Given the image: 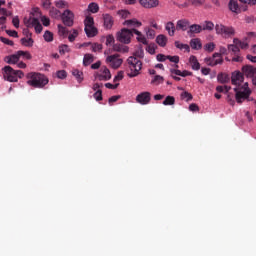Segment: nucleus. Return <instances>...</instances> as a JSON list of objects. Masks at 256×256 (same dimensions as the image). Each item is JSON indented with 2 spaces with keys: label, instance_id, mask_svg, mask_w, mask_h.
Masks as SVG:
<instances>
[{
  "label": "nucleus",
  "instance_id": "nucleus-29",
  "mask_svg": "<svg viewBox=\"0 0 256 256\" xmlns=\"http://www.w3.org/2000/svg\"><path fill=\"white\" fill-rule=\"evenodd\" d=\"M156 43H158V45L160 47H165L167 45V36L160 34L156 37Z\"/></svg>",
  "mask_w": 256,
  "mask_h": 256
},
{
  "label": "nucleus",
  "instance_id": "nucleus-47",
  "mask_svg": "<svg viewBox=\"0 0 256 256\" xmlns=\"http://www.w3.org/2000/svg\"><path fill=\"white\" fill-rule=\"evenodd\" d=\"M44 40L47 41V43H51V41H53V33H51V31H46L44 33Z\"/></svg>",
  "mask_w": 256,
  "mask_h": 256
},
{
  "label": "nucleus",
  "instance_id": "nucleus-44",
  "mask_svg": "<svg viewBox=\"0 0 256 256\" xmlns=\"http://www.w3.org/2000/svg\"><path fill=\"white\" fill-rule=\"evenodd\" d=\"M204 49H205V51H208L209 53H213V51H215V43H213V42L207 43L204 46Z\"/></svg>",
  "mask_w": 256,
  "mask_h": 256
},
{
  "label": "nucleus",
  "instance_id": "nucleus-31",
  "mask_svg": "<svg viewBox=\"0 0 256 256\" xmlns=\"http://www.w3.org/2000/svg\"><path fill=\"white\" fill-rule=\"evenodd\" d=\"M84 25L85 28H91L95 26V20L93 19V16H86V18L84 19Z\"/></svg>",
  "mask_w": 256,
  "mask_h": 256
},
{
  "label": "nucleus",
  "instance_id": "nucleus-53",
  "mask_svg": "<svg viewBox=\"0 0 256 256\" xmlns=\"http://www.w3.org/2000/svg\"><path fill=\"white\" fill-rule=\"evenodd\" d=\"M58 79H65L67 77V71L60 70L56 72Z\"/></svg>",
  "mask_w": 256,
  "mask_h": 256
},
{
  "label": "nucleus",
  "instance_id": "nucleus-35",
  "mask_svg": "<svg viewBox=\"0 0 256 256\" xmlns=\"http://www.w3.org/2000/svg\"><path fill=\"white\" fill-rule=\"evenodd\" d=\"M21 43L22 45H24V47H33V38L28 37V38H22L21 39Z\"/></svg>",
  "mask_w": 256,
  "mask_h": 256
},
{
  "label": "nucleus",
  "instance_id": "nucleus-26",
  "mask_svg": "<svg viewBox=\"0 0 256 256\" xmlns=\"http://www.w3.org/2000/svg\"><path fill=\"white\" fill-rule=\"evenodd\" d=\"M84 31L87 37H96L97 33H99L95 26H90V28H84Z\"/></svg>",
  "mask_w": 256,
  "mask_h": 256
},
{
  "label": "nucleus",
  "instance_id": "nucleus-45",
  "mask_svg": "<svg viewBox=\"0 0 256 256\" xmlns=\"http://www.w3.org/2000/svg\"><path fill=\"white\" fill-rule=\"evenodd\" d=\"M78 36H79V32L76 29H74L73 33L69 34L68 36L70 43H73V41H75V39H77Z\"/></svg>",
  "mask_w": 256,
  "mask_h": 256
},
{
  "label": "nucleus",
  "instance_id": "nucleus-58",
  "mask_svg": "<svg viewBox=\"0 0 256 256\" xmlns=\"http://www.w3.org/2000/svg\"><path fill=\"white\" fill-rule=\"evenodd\" d=\"M156 59H157V61H160L161 63H163V62L167 61L168 58L165 54H158L156 56Z\"/></svg>",
  "mask_w": 256,
  "mask_h": 256
},
{
  "label": "nucleus",
  "instance_id": "nucleus-2",
  "mask_svg": "<svg viewBox=\"0 0 256 256\" xmlns=\"http://www.w3.org/2000/svg\"><path fill=\"white\" fill-rule=\"evenodd\" d=\"M141 69H143V62H141V60L137 59L135 56L128 57L126 64V73L128 77L131 79L137 77Z\"/></svg>",
  "mask_w": 256,
  "mask_h": 256
},
{
  "label": "nucleus",
  "instance_id": "nucleus-56",
  "mask_svg": "<svg viewBox=\"0 0 256 256\" xmlns=\"http://www.w3.org/2000/svg\"><path fill=\"white\" fill-rule=\"evenodd\" d=\"M0 41L4 43L5 45H10V47H13L14 43L13 41L9 40L8 38L5 37H0Z\"/></svg>",
  "mask_w": 256,
  "mask_h": 256
},
{
  "label": "nucleus",
  "instance_id": "nucleus-5",
  "mask_svg": "<svg viewBox=\"0 0 256 256\" xmlns=\"http://www.w3.org/2000/svg\"><path fill=\"white\" fill-rule=\"evenodd\" d=\"M244 77L252 79V84L256 86V67L251 65H244L241 69Z\"/></svg>",
  "mask_w": 256,
  "mask_h": 256
},
{
  "label": "nucleus",
  "instance_id": "nucleus-1",
  "mask_svg": "<svg viewBox=\"0 0 256 256\" xmlns=\"http://www.w3.org/2000/svg\"><path fill=\"white\" fill-rule=\"evenodd\" d=\"M27 79V84L35 89H43V87L49 83V78H47V76L37 72L28 73Z\"/></svg>",
  "mask_w": 256,
  "mask_h": 256
},
{
  "label": "nucleus",
  "instance_id": "nucleus-9",
  "mask_svg": "<svg viewBox=\"0 0 256 256\" xmlns=\"http://www.w3.org/2000/svg\"><path fill=\"white\" fill-rule=\"evenodd\" d=\"M62 23L66 25V27H73V21L75 19V14L71 10H65L61 14Z\"/></svg>",
  "mask_w": 256,
  "mask_h": 256
},
{
  "label": "nucleus",
  "instance_id": "nucleus-21",
  "mask_svg": "<svg viewBox=\"0 0 256 256\" xmlns=\"http://www.w3.org/2000/svg\"><path fill=\"white\" fill-rule=\"evenodd\" d=\"M123 25H126V27H134V29H137L139 27H141V25H143V23H141V21L133 18V19H129L126 20Z\"/></svg>",
  "mask_w": 256,
  "mask_h": 256
},
{
  "label": "nucleus",
  "instance_id": "nucleus-62",
  "mask_svg": "<svg viewBox=\"0 0 256 256\" xmlns=\"http://www.w3.org/2000/svg\"><path fill=\"white\" fill-rule=\"evenodd\" d=\"M137 41H139V43H142L143 45H147V38H145L143 34L140 36H137Z\"/></svg>",
  "mask_w": 256,
  "mask_h": 256
},
{
  "label": "nucleus",
  "instance_id": "nucleus-36",
  "mask_svg": "<svg viewBox=\"0 0 256 256\" xmlns=\"http://www.w3.org/2000/svg\"><path fill=\"white\" fill-rule=\"evenodd\" d=\"M55 6L57 9H67V7H69V3L65 0H59L55 2Z\"/></svg>",
  "mask_w": 256,
  "mask_h": 256
},
{
  "label": "nucleus",
  "instance_id": "nucleus-37",
  "mask_svg": "<svg viewBox=\"0 0 256 256\" xmlns=\"http://www.w3.org/2000/svg\"><path fill=\"white\" fill-rule=\"evenodd\" d=\"M50 16L53 17V19H59L61 17V11L57 10V8L52 7L49 11Z\"/></svg>",
  "mask_w": 256,
  "mask_h": 256
},
{
  "label": "nucleus",
  "instance_id": "nucleus-18",
  "mask_svg": "<svg viewBox=\"0 0 256 256\" xmlns=\"http://www.w3.org/2000/svg\"><path fill=\"white\" fill-rule=\"evenodd\" d=\"M102 17L105 29H112L115 23L113 16H111V14H103Z\"/></svg>",
  "mask_w": 256,
  "mask_h": 256
},
{
  "label": "nucleus",
  "instance_id": "nucleus-52",
  "mask_svg": "<svg viewBox=\"0 0 256 256\" xmlns=\"http://www.w3.org/2000/svg\"><path fill=\"white\" fill-rule=\"evenodd\" d=\"M181 99H186V101H191L193 99V95L189 92H183L181 94Z\"/></svg>",
  "mask_w": 256,
  "mask_h": 256
},
{
  "label": "nucleus",
  "instance_id": "nucleus-55",
  "mask_svg": "<svg viewBox=\"0 0 256 256\" xmlns=\"http://www.w3.org/2000/svg\"><path fill=\"white\" fill-rule=\"evenodd\" d=\"M18 55H20V57H24V59H31V54L29 52H25V51H18Z\"/></svg>",
  "mask_w": 256,
  "mask_h": 256
},
{
  "label": "nucleus",
  "instance_id": "nucleus-3",
  "mask_svg": "<svg viewBox=\"0 0 256 256\" xmlns=\"http://www.w3.org/2000/svg\"><path fill=\"white\" fill-rule=\"evenodd\" d=\"M215 31L217 35H221L224 39H231L232 37H235V28L233 26L216 23Z\"/></svg>",
  "mask_w": 256,
  "mask_h": 256
},
{
  "label": "nucleus",
  "instance_id": "nucleus-51",
  "mask_svg": "<svg viewBox=\"0 0 256 256\" xmlns=\"http://www.w3.org/2000/svg\"><path fill=\"white\" fill-rule=\"evenodd\" d=\"M59 53L61 55H65V53H69V46L64 44L59 47Z\"/></svg>",
  "mask_w": 256,
  "mask_h": 256
},
{
  "label": "nucleus",
  "instance_id": "nucleus-12",
  "mask_svg": "<svg viewBox=\"0 0 256 256\" xmlns=\"http://www.w3.org/2000/svg\"><path fill=\"white\" fill-rule=\"evenodd\" d=\"M136 102L140 105H149L151 103V92H141L136 96Z\"/></svg>",
  "mask_w": 256,
  "mask_h": 256
},
{
  "label": "nucleus",
  "instance_id": "nucleus-16",
  "mask_svg": "<svg viewBox=\"0 0 256 256\" xmlns=\"http://www.w3.org/2000/svg\"><path fill=\"white\" fill-rule=\"evenodd\" d=\"M203 31V26L199 25V24H190L188 31H187V35H189V37H193V35H198L199 33H201Z\"/></svg>",
  "mask_w": 256,
  "mask_h": 256
},
{
  "label": "nucleus",
  "instance_id": "nucleus-13",
  "mask_svg": "<svg viewBox=\"0 0 256 256\" xmlns=\"http://www.w3.org/2000/svg\"><path fill=\"white\" fill-rule=\"evenodd\" d=\"M96 79H98V81H109V79H111V71L109 68L103 66L100 69V73L96 74Z\"/></svg>",
  "mask_w": 256,
  "mask_h": 256
},
{
  "label": "nucleus",
  "instance_id": "nucleus-38",
  "mask_svg": "<svg viewBox=\"0 0 256 256\" xmlns=\"http://www.w3.org/2000/svg\"><path fill=\"white\" fill-rule=\"evenodd\" d=\"M72 75L77 79V81L79 83H81V81H83V72L75 69L72 71Z\"/></svg>",
  "mask_w": 256,
  "mask_h": 256
},
{
  "label": "nucleus",
  "instance_id": "nucleus-14",
  "mask_svg": "<svg viewBox=\"0 0 256 256\" xmlns=\"http://www.w3.org/2000/svg\"><path fill=\"white\" fill-rule=\"evenodd\" d=\"M243 81H245V76H244L243 72L235 71L232 73V76H231L232 85H236L239 87L241 85V83H243Z\"/></svg>",
  "mask_w": 256,
  "mask_h": 256
},
{
  "label": "nucleus",
  "instance_id": "nucleus-30",
  "mask_svg": "<svg viewBox=\"0 0 256 256\" xmlns=\"http://www.w3.org/2000/svg\"><path fill=\"white\" fill-rule=\"evenodd\" d=\"M201 26L202 31H213L215 29V24L211 21H205Z\"/></svg>",
  "mask_w": 256,
  "mask_h": 256
},
{
  "label": "nucleus",
  "instance_id": "nucleus-33",
  "mask_svg": "<svg viewBox=\"0 0 256 256\" xmlns=\"http://www.w3.org/2000/svg\"><path fill=\"white\" fill-rule=\"evenodd\" d=\"M87 11H89L90 13H99V4H97L95 2H91L88 5Z\"/></svg>",
  "mask_w": 256,
  "mask_h": 256
},
{
  "label": "nucleus",
  "instance_id": "nucleus-54",
  "mask_svg": "<svg viewBox=\"0 0 256 256\" xmlns=\"http://www.w3.org/2000/svg\"><path fill=\"white\" fill-rule=\"evenodd\" d=\"M113 43H115V37H113V35H108L106 37V45H113Z\"/></svg>",
  "mask_w": 256,
  "mask_h": 256
},
{
  "label": "nucleus",
  "instance_id": "nucleus-64",
  "mask_svg": "<svg viewBox=\"0 0 256 256\" xmlns=\"http://www.w3.org/2000/svg\"><path fill=\"white\" fill-rule=\"evenodd\" d=\"M227 101L229 102L230 105H235V100L233 99V94H228L227 95Z\"/></svg>",
  "mask_w": 256,
  "mask_h": 256
},
{
  "label": "nucleus",
  "instance_id": "nucleus-17",
  "mask_svg": "<svg viewBox=\"0 0 256 256\" xmlns=\"http://www.w3.org/2000/svg\"><path fill=\"white\" fill-rule=\"evenodd\" d=\"M190 25L191 22H189L187 19L178 20L176 23V31H188Z\"/></svg>",
  "mask_w": 256,
  "mask_h": 256
},
{
  "label": "nucleus",
  "instance_id": "nucleus-42",
  "mask_svg": "<svg viewBox=\"0 0 256 256\" xmlns=\"http://www.w3.org/2000/svg\"><path fill=\"white\" fill-rule=\"evenodd\" d=\"M163 105H175V97L173 96H167L165 100L163 101Z\"/></svg>",
  "mask_w": 256,
  "mask_h": 256
},
{
  "label": "nucleus",
  "instance_id": "nucleus-39",
  "mask_svg": "<svg viewBox=\"0 0 256 256\" xmlns=\"http://www.w3.org/2000/svg\"><path fill=\"white\" fill-rule=\"evenodd\" d=\"M88 45H91V49L93 53H97V51H102L103 50V45L99 43H88Z\"/></svg>",
  "mask_w": 256,
  "mask_h": 256
},
{
  "label": "nucleus",
  "instance_id": "nucleus-4",
  "mask_svg": "<svg viewBox=\"0 0 256 256\" xmlns=\"http://www.w3.org/2000/svg\"><path fill=\"white\" fill-rule=\"evenodd\" d=\"M131 37H133V31L127 28H123L116 34L117 41L124 43L125 45H129V43H131Z\"/></svg>",
  "mask_w": 256,
  "mask_h": 256
},
{
  "label": "nucleus",
  "instance_id": "nucleus-27",
  "mask_svg": "<svg viewBox=\"0 0 256 256\" xmlns=\"http://www.w3.org/2000/svg\"><path fill=\"white\" fill-rule=\"evenodd\" d=\"M113 50L117 53H129V47L123 46L121 44H114Z\"/></svg>",
  "mask_w": 256,
  "mask_h": 256
},
{
  "label": "nucleus",
  "instance_id": "nucleus-50",
  "mask_svg": "<svg viewBox=\"0 0 256 256\" xmlns=\"http://www.w3.org/2000/svg\"><path fill=\"white\" fill-rule=\"evenodd\" d=\"M218 81L220 83H227L229 81V77L223 73L218 75Z\"/></svg>",
  "mask_w": 256,
  "mask_h": 256
},
{
  "label": "nucleus",
  "instance_id": "nucleus-11",
  "mask_svg": "<svg viewBox=\"0 0 256 256\" xmlns=\"http://www.w3.org/2000/svg\"><path fill=\"white\" fill-rule=\"evenodd\" d=\"M206 65L210 67H215V65H221L223 63V58L220 53H214L212 57L205 58Z\"/></svg>",
  "mask_w": 256,
  "mask_h": 256
},
{
  "label": "nucleus",
  "instance_id": "nucleus-43",
  "mask_svg": "<svg viewBox=\"0 0 256 256\" xmlns=\"http://www.w3.org/2000/svg\"><path fill=\"white\" fill-rule=\"evenodd\" d=\"M118 15L121 19H127L129 15H131V12H129V10H120L118 11Z\"/></svg>",
  "mask_w": 256,
  "mask_h": 256
},
{
  "label": "nucleus",
  "instance_id": "nucleus-22",
  "mask_svg": "<svg viewBox=\"0 0 256 256\" xmlns=\"http://www.w3.org/2000/svg\"><path fill=\"white\" fill-rule=\"evenodd\" d=\"M170 72L172 75H178L179 77H191V75H193L192 72L187 70L181 72L179 69H171Z\"/></svg>",
  "mask_w": 256,
  "mask_h": 256
},
{
  "label": "nucleus",
  "instance_id": "nucleus-6",
  "mask_svg": "<svg viewBox=\"0 0 256 256\" xmlns=\"http://www.w3.org/2000/svg\"><path fill=\"white\" fill-rule=\"evenodd\" d=\"M106 63L112 69H119V67L123 65V59L119 57V54H114V55L107 56Z\"/></svg>",
  "mask_w": 256,
  "mask_h": 256
},
{
  "label": "nucleus",
  "instance_id": "nucleus-34",
  "mask_svg": "<svg viewBox=\"0 0 256 256\" xmlns=\"http://www.w3.org/2000/svg\"><path fill=\"white\" fill-rule=\"evenodd\" d=\"M58 33L59 35H61L62 37H67V35H69V30L67 29V27L59 24L58 25Z\"/></svg>",
  "mask_w": 256,
  "mask_h": 256
},
{
  "label": "nucleus",
  "instance_id": "nucleus-60",
  "mask_svg": "<svg viewBox=\"0 0 256 256\" xmlns=\"http://www.w3.org/2000/svg\"><path fill=\"white\" fill-rule=\"evenodd\" d=\"M123 79V71H119L117 75L114 77V83H117V81H122Z\"/></svg>",
  "mask_w": 256,
  "mask_h": 256
},
{
  "label": "nucleus",
  "instance_id": "nucleus-46",
  "mask_svg": "<svg viewBox=\"0 0 256 256\" xmlns=\"http://www.w3.org/2000/svg\"><path fill=\"white\" fill-rule=\"evenodd\" d=\"M188 3H191L194 7H200V5L205 4V0H188Z\"/></svg>",
  "mask_w": 256,
  "mask_h": 256
},
{
  "label": "nucleus",
  "instance_id": "nucleus-19",
  "mask_svg": "<svg viewBox=\"0 0 256 256\" xmlns=\"http://www.w3.org/2000/svg\"><path fill=\"white\" fill-rule=\"evenodd\" d=\"M20 58H21V55H19V52H17L16 54L6 56L4 61L9 65H15L16 63H19Z\"/></svg>",
  "mask_w": 256,
  "mask_h": 256
},
{
  "label": "nucleus",
  "instance_id": "nucleus-8",
  "mask_svg": "<svg viewBox=\"0 0 256 256\" xmlns=\"http://www.w3.org/2000/svg\"><path fill=\"white\" fill-rule=\"evenodd\" d=\"M234 91L236 93V103H239L240 105L251 96V89L249 88H246L243 91H239V88H234Z\"/></svg>",
  "mask_w": 256,
  "mask_h": 256
},
{
  "label": "nucleus",
  "instance_id": "nucleus-23",
  "mask_svg": "<svg viewBox=\"0 0 256 256\" xmlns=\"http://www.w3.org/2000/svg\"><path fill=\"white\" fill-rule=\"evenodd\" d=\"M190 47L194 49L195 51H199L201 47H203V44L201 43V39L199 38H193L190 40Z\"/></svg>",
  "mask_w": 256,
  "mask_h": 256
},
{
  "label": "nucleus",
  "instance_id": "nucleus-25",
  "mask_svg": "<svg viewBox=\"0 0 256 256\" xmlns=\"http://www.w3.org/2000/svg\"><path fill=\"white\" fill-rule=\"evenodd\" d=\"M174 45L177 49H180V51H186L187 53L191 51V47L189 46V44H183L179 41H175Z\"/></svg>",
  "mask_w": 256,
  "mask_h": 256
},
{
  "label": "nucleus",
  "instance_id": "nucleus-59",
  "mask_svg": "<svg viewBox=\"0 0 256 256\" xmlns=\"http://www.w3.org/2000/svg\"><path fill=\"white\" fill-rule=\"evenodd\" d=\"M152 83H156L157 85H159V83H163V77L159 76V75H156L154 77V79L152 80Z\"/></svg>",
  "mask_w": 256,
  "mask_h": 256
},
{
  "label": "nucleus",
  "instance_id": "nucleus-63",
  "mask_svg": "<svg viewBox=\"0 0 256 256\" xmlns=\"http://www.w3.org/2000/svg\"><path fill=\"white\" fill-rule=\"evenodd\" d=\"M43 9H51V0H45L42 3Z\"/></svg>",
  "mask_w": 256,
  "mask_h": 256
},
{
  "label": "nucleus",
  "instance_id": "nucleus-41",
  "mask_svg": "<svg viewBox=\"0 0 256 256\" xmlns=\"http://www.w3.org/2000/svg\"><path fill=\"white\" fill-rule=\"evenodd\" d=\"M134 57L136 59H143V57H145V52L143 51V48H138L134 53Z\"/></svg>",
  "mask_w": 256,
  "mask_h": 256
},
{
  "label": "nucleus",
  "instance_id": "nucleus-49",
  "mask_svg": "<svg viewBox=\"0 0 256 256\" xmlns=\"http://www.w3.org/2000/svg\"><path fill=\"white\" fill-rule=\"evenodd\" d=\"M228 51H231L232 53H234V55H237V53H239L240 51L239 46L230 44L228 45Z\"/></svg>",
  "mask_w": 256,
  "mask_h": 256
},
{
  "label": "nucleus",
  "instance_id": "nucleus-10",
  "mask_svg": "<svg viewBox=\"0 0 256 256\" xmlns=\"http://www.w3.org/2000/svg\"><path fill=\"white\" fill-rule=\"evenodd\" d=\"M24 23L26 27H34L36 33H41V31H43V25H41V22H39V19L35 17H30L28 20L25 19Z\"/></svg>",
  "mask_w": 256,
  "mask_h": 256
},
{
  "label": "nucleus",
  "instance_id": "nucleus-28",
  "mask_svg": "<svg viewBox=\"0 0 256 256\" xmlns=\"http://www.w3.org/2000/svg\"><path fill=\"white\" fill-rule=\"evenodd\" d=\"M93 61H95V57L93 56V54H85L84 55V59H83L84 67H89V65L91 63H93Z\"/></svg>",
  "mask_w": 256,
  "mask_h": 256
},
{
  "label": "nucleus",
  "instance_id": "nucleus-24",
  "mask_svg": "<svg viewBox=\"0 0 256 256\" xmlns=\"http://www.w3.org/2000/svg\"><path fill=\"white\" fill-rule=\"evenodd\" d=\"M191 65H192V69L194 71H199V69H201V64H199V61L197 60V57L196 56H190V59H189Z\"/></svg>",
  "mask_w": 256,
  "mask_h": 256
},
{
  "label": "nucleus",
  "instance_id": "nucleus-40",
  "mask_svg": "<svg viewBox=\"0 0 256 256\" xmlns=\"http://www.w3.org/2000/svg\"><path fill=\"white\" fill-rule=\"evenodd\" d=\"M0 15H3L0 17V25H4L5 21H7V17H5L7 15V9L0 8Z\"/></svg>",
  "mask_w": 256,
  "mask_h": 256
},
{
  "label": "nucleus",
  "instance_id": "nucleus-15",
  "mask_svg": "<svg viewBox=\"0 0 256 256\" xmlns=\"http://www.w3.org/2000/svg\"><path fill=\"white\" fill-rule=\"evenodd\" d=\"M140 5L145 9H155L159 7V0H138Z\"/></svg>",
  "mask_w": 256,
  "mask_h": 256
},
{
  "label": "nucleus",
  "instance_id": "nucleus-57",
  "mask_svg": "<svg viewBox=\"0 0 256 256\" xmlns=\"http://www.w3.org/2000/svg\"><path fill=\"white\" fill-rule=\"evenodd\" d=\"M167 59H169L171 63H175L176 65L177 63H179V56L167 55Z\"/></svg>",
  "mask_w": 256,
  "mask_h": 256
},
{
  "label": "nucleus",
  "instance_id": "nucleus-32",
  "mask_svg": "<svg viewBox=\"0 0 256 256\" xmlns=\"http://www.w3.org/2000/svg\"><path fill=\"white\" fill-rule=\"evenodd\" d=\"M228 7L232 13H237V11H239V4L236 2V0H230Z\"/></svg>",
  "mask_w": 256,
  "mask_h": 256
},
{
  "label": "nucleus",
  "instance_id": "nucleus-48",
  "mask_svg": "<svg viewBox=\"0 0 256 256\" xmlns=\"http://www.w3.org/2000/svg\"><path fill=\"white\" fill-rule=\"evenodd\" d=\"M94 99L96 101H103V91L101 90H97L94 95H93Z\"/></svg>",
  "mask_w": 256,
  "mask_h": 256
},
{
  "label": "nucleus",
  "instance_id": "nucleus-7",
  "mask_svg": "<svg viewBox=\"0 0 256 256\" xmlns=\"http://www.w3.org/2000/svg\"><path fill=\"white\" fill-rule=\"evenodd\" d=\"M2 71H4V79L10 83H17V72L11 66H5Z\"/></svg>",
  "mask_w": 256,
  "mask_h": 256
},
{
  "label": "nucleus",
  "instance_id": "nucleus-61",
  "mask_svg": "<svg viewBox=\"0 0 256 256\" xmlns=\"http://www.w3.org/2000/svg\"><path fill=\"white\" fill-rule=\"evenodd\" d=\"M6 33L7 35H9V37H15V38L19 37V34L15 30H6Z\"/></svg>",
  "mask_w": 256,
  "mask_h": 256
},
{
  "label": "nucleus",
  "instance_id": "nucleus-20",
  "mask_svg": "<svg viewBox=\"0 0 256 256\" xmlns=\"http://www.w3.org/2000/svg\"><path fill=\"white\" fill-rule=\"evenodd\" d=\"M165 29L168 32L169 37H175V31H177V26L173 22H167L165 24Z\"/></svg>",
  "mask_w": 256,
  "mask_h": 256
}]
</instances>
